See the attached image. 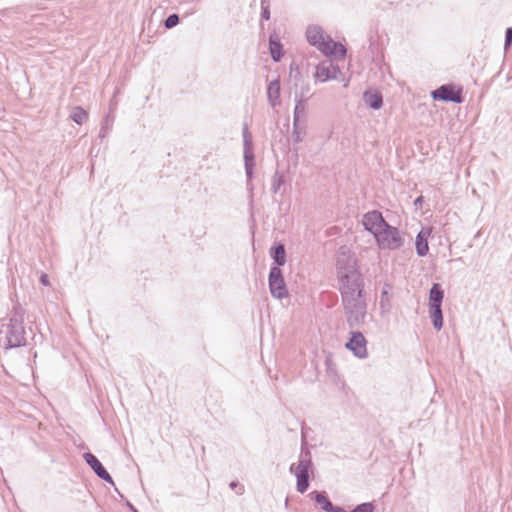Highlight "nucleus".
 <instances>
[{
  "mask_svg": "<svg viewBox=\"0 0 512 512\" xmlns=\"http://www.w3.org/2000/svg\"><path fill=\"white\" fill-rule=\"evenodd\" d=\"M113 122L114 116L110 113L106 114L101 123V128L98 135L99 138L104 139L107 136L109 131L112 129Z\"/></svg>",
  "mask_w": 512,
  "mask_h": 512,
  "instance_id": "nucleus-29",
  "label": "nucleus"
},
{
  "mask_svg": "<svg viewBox=\"0 0 512 512\" xmlns=\"http://www.w3.org/2000/svg\"><path fill=\"white\" fill-rule=\"evenodd\" d=\"M117 103L116 102H113L112 100L110 101V110H113L115 109Z\"/></svg>",
  "mask_w": 512,
  "mask_h": 512,
  "instance_id": "nucleus-44",
  "label": "nucleus"
},
{
  "mask_svg": "<svg viewBox=\"0 0 512 512\" xmlns=\"http://www.w3.org/2000/svg\"><path fill=\"white\" fill-rule=\"evenodd\" d=\"M309 92V85H301L300 90H296L294 93V101L296 102V96L303 93L304 97H307L306 94Z\"/></svg>",
  "mask_w": 512,
  "mask_h": 512,
  "instance_id": "nucleus-38",
  "label": "nucleus"
},
{
  "mask_svg": "<svg viewBox=\"0 0 512 512\" xmlns=\"http://www.w3.org/2000/svg\"><path fill=\"white\" fill-rule=\"evenodd\" d=\"M326 370L329 375L336 374L335 365L330 357L325 359Z\"/></svg>",
  "mask_w": 512,
  "mask_h": 512,
  "instance_id": "nucleus-37",
  "label": "nucleus"
},
{
  "mask_svg": "<svg viewBox=\"0 0 512 512\" xmlns=\"http://www.w3.org/2000/svg\"><path fill=\"white\" fill-rule=\"evenodd\" d=\"M376 509V506L373 502H363L358 505H356L352 510L346 511L344 508H342L341 512H374Z\"/></svg>",
  "mask_w": 512,
  "mask_h": 512,
  "instance_id": "nucleus-31",
  "label": "nucleus"
},
{
  "mask_svg": "<svg viewBox=\"0 0 512 512\" xmlns=\"http://www.w3.org/2000/svg\"><path fill=\"white\" fill-rule=\"evenodd\" d=\"M308 497L319 505L320 509L324 512H341L342 506L334 505L328 497L326 491L313 490L308 494Z\"/></svg>",
  "mask_w": 512,
  "mask_h": 512,
  "instance_id": "nucleus-13",
  "label": "nucleus"
},
{
  "mask_svg": "<svg viewBox=\"0 0 512 512\" xmlns=\"http://www.w3.org/2000/svg\"><path fill=\"white\" fill-rule=\"evenodd\" d=\"M363 101L373 110H379L383 106V96L378 90H366L363 93Z\"/></svg>",
  "mask_w": 512,
  "mask_h": 512,
  "instance_id": "nucleus-20",
  "label": "nucleus"
},
{
  "mask_svg": "<svg viewBox=\"0 0 512 512\" xmlns=\"http://www.w3.org/2000/svg\"><path fill=\"white\" fill-rule=\"evenodd\" d=\"M374 239L380 250H398L405 242L399 229L387 223L378 233H374Z\"/></svg>",
  "mask_w": 512,
  "mask_h": 512,
  "instance_id": "nucleus-5",
  "label": "nucleus"
},
{
  "mask_svg": "<svg viewBox=\"0 0 512 512\" xmlns=\"http://www.w3.org/2000/svg\"><path fill=\"white\" fill-rule=\"evenodd\" d=\"M512 46V27H508L505 31V39H504V51L505 53Z\"/></svg>",
  "mask_w": 512,
  "mask_h": 512,
  "instance_id": "nucleus-34",
  "label": "nucleus"
},
{
  "mask_svg": "<svg viewBox=\"0 0 512 512\" xmlns=\"http://www.w3.org/2000/svg\"><path fill=\"white\" fill-rule=\"evenodd\" d=\"M125 505L131 512H139L138 509L127 499L125 500Z\"/></svg>",
  "mask_w": 512,
  "mask_h": 512,
  "instance_id": "nucleus-41",
  "label": "nucleus"
},
{
  "mask_svg": "<svg viewBox=\"0 0 512 512\" xmlns=\"http://www.w3.org/2000/svg\"><path fill=\"white\" fill-rule=\"evenodd\" d=\"M70 118L76 124L82 125L88 119V113L81 106H75L70 114Z\"/></svg>",
  "mask_w": 512,
  "mask_h": 512,
  "instance_id": "nucleus-28",
  "label": "nucleus"
},
{
  "mask_svg": "<svg viewBox=\"0 0 512 512\" xmlns=\"http://www.w3.org/2000/svg\"><path fill=\"white\" fill-rule=\"evenodd\" d=\"M243 155L254 154V145L247 124H244L243 131Z\"/></svg>",
  "mask_w": 512,
  "mask_h": 512,
  "instance_id": "nucleus-26",
  "label": "nucleus"
},
{
  "mask_svg": "<svg viewBox=\"0 0 512 512\" xmlns=\"http://www.w3.org/2000/svg\"><path fill=\"white\" fill-rule=\"evenodd\" d=\"M299 70H300V68H299L298 64L293 61L290 64V71L289 72H296V71H299Z\"/></svg>",
  "mask_w": 512,
  "mask_h": 512,
  "instance_id": "nucleus-43",
  "label": "nucleus"
},
{
  "mask_svg": "<svg viewBox=\"0 0 512 512\" xmlns=\"http://www.w3.org/2000/svg\"><path fill=\"white\" fill-rule=\"evenodd\" d=\"M306 39L311 46H315L317 49L322 46V43L326 40L323 29L318 25H309L306 29Z\"/></svg>",
  "mask_w": 512,
  "mask_h": 512,
  "instance_id": "nucleus-18",
  "label": "nucleus"
},
{
  "mask_svg": "<svg viewBox=\"0 0 512 512\" xmlns=\"http://www.w3.org/2000/svg\"><path fill=\"white\" fill-rule=\"evenodd\" d=\"M444 290L440 283H433L429 290L428 306H442Z\"/></svg>",
  "mask_w": 512,
  "mask_h": 512,
  "instance_id": "nucleus-22",
  "label": "nucleus"
},
{
  "mask_svg": "<svg viewBox=\"0 0 512 512\" xmlns=\"http://www.w3.org/2000/svg\"><path fill=\"white\" fill-rule=\"evenodd\" d=\"M246 185H247V189H248V191L250 193V198L252 199L253 198V190H254L253 182L252 181H247Z\"/></svg>",
  "mask_w": 512,
  "mask_h": 512,
  "instance_id": "nucleus-42",
  "label": "nucleus"
},
{
  "mask_svg": "<svg viewBox=\"0 0 512 512\" xmlns=\"http://www.w3.org/2000/svg\"><path fill=\"white\" fill-rule=\"evenodd\" d=\"M345 347L359 359H365L368 357L367 340L359 330H352L349 333V338L345 343Z\"/></svg>",
  "mask_w": 512,
  "mask_h": 512,
  "instance_id": "nucleus-9",
  "label": "nucleus"
},
{
  "mask_svg": "<svg viewBox=\"0 0 512 512\" xmlns=\"http://www.w3.org/2000/svg\"><path fill=\"white\" fill-rule=\"evenodd\" d=\"M229 487L236 492L237 495H242L245 492L244 485L237 480L230 482Z\"/></svg>",
  "mask_w": 512,
  "mask_h": 512,
  "instance_id": "nucleus-36",
  "label": "nucleus"
},
{
  "mask_svg": "<svg viewBox=\"0 0 512 512\" xmlns=\"http://www.w3.org/2000/svg\"><path fill=\"white\" fill-rule=\"evenodd\" d=\"M339 74H341V70L337 65L320 63L316 66L314 77L320 82H327L337 79Z\"/></svg>",
  "mask_w": 512,
  "mask_h": 512,
  "instance_id": "nucleus-14",
  "label": "nucleus"
},
{
  "mask_svg": "<svg viewBox=\"0 0 512 512\" xmlns=\"http://www.w3.org/2000/svg\"><path fill=\"white\" fill-rule=\"evenodd\" d=\"M268 44H269L268 49H269L271 59L276 63L280 62L282 60V58L284 57L285 51H284V47L281 42L280 36L275 30H273L270 33L269 39H268Z\"/></svg>",
  "mask_w": 512,
  "mask_h": 512,
  "instance_id": "nucleus-15",
  "label": "nucleus"
},
{
  "mask_svg": "<svg viewBox=\"0 0 512 512\" xmlns=\"http://www.w3.org/2000/svg\"><path fill=\"white\" fill-rule=\"evenodd\" d=\"M463 88L454 83L443 84L431 91L434 101H443L460 104L463 102Z\"/></svg>",
  "mask_w": 512,
  "mask_h": 512,
  "instance_id": "nucleus-6",
  "label": "nucleus"
},
{
  "mask_svg": "<svg viewBox=\"0 0 512 512\" xmlns=\"http://www.w3.org/2000/svg\"><path fill=\"white\" fill-rule=\"evenodd\" d=\"M336 269H337V278H341V275H345L346 273L349 275L351 273H353V274L361 273L358 268V265H357V260L352 256H348L346 258H339L337 260Z\"/></svg>",
  "mask_w": 512,
  "mask_h": 512,
  "instance_id": "nucleus-16",
  "label": "nucleus"
},
{
  "mask_svg": "<svg viewBox=\"0 0 512 512\" xmlns=\"http://www.w3.org/2000/svg\"><path fill=\"white\" fill-rule=\"evenodd\" d=\"M424 201H425L424 196L420 195V196H418V197H416V198H415V200H414V206H415L416 208H422V205H423Z\"/></svg>",
  "mask_w": 512,
  "mask_h": 512,
  "instance_id": "nucleus-39",
  "label": "nucleus"
},
{
  "mask_svg": "<svg viewBox=\"0 0 512 512\" xmlns=\"http://www.w3.org/2000/svg\"><path fill=\"white\" fill-rule=\"evenodd\" d=\"M430 232L421 230L415 239L416 253L419 257H425L429 252L428 237Z\"/></svg>",
  "mask_w": 512,
  "mask_h": 512,
  "instance_id": "nucleus-21",
  "label": "nucleus"
},
{
  "mask_svg": "<svg viewBox=\"0 0 512 512\" xmlns=\"http://www.w3.org/2000/svg\"><path fill=\"white\" fill-rule=\"evenodd\" d=\"M290 473L296 478V491L304 494L310 485L311 477L314 476V464L312 453L308 447L305 423L301 424V448L297 464H291Z\"/></svg>",
  "mask_w": 512,
  "mask_h": 512,
  "instance_id": "nucleus-1",
  "label": "nucleus"
},
{
  "mask_svg": "<svg viewBox=\"0 0 512 512\" xmlns=\"http://www.w3.org/2000/svg\"><path fill=\"white\" fill-rule=\"evenodd\" d=\"M243 158L247 181H253L254 168L256 166L255 154L243 155Z\"/></svg>",
  "mask_w": 512,
  "mask_h": 512,
  "instance_id": "nucleus-25",
  "label": "nucleus"
},
{
  "mask_svg": "<svg viewBox=\"0 0 512 512\" xmlns=\"http://www.w3.org/2000/svg\"><path fill=\"white\" fill-rule=\"evenodd\" d=\"M289 80H290V82H293L294 86L297 88L299 82L303 81V76H302L301 71L299 70L296 72H289Z\"/></svg>",
  "mask_w": 512,
  "mask_h": 512,
  "instance_id": "nucleus-35",
  "label": "nucleus"
},
{
  "mask_svg": "<svg viewBox=\"0 0 512 512\" xmlns=\"http://www.w3.org/2000/svg\"><path fill=\"white\" fill-rule=\"evenodd\" d=\"M5 338L6 339L3 346L4 351L27 345V341L25 338V328L24 325L22 324L16 325L8 323Z\"/></svg>",
  "mask_w": 512,
  "mask_h": 512,
  "instance_id": "nucleus-8",
  "label": "nucleus"
},
{
  "mask_svg": "<svg viewBox=\"0 0 512 512\" xmlns=\"http://www.w3.org/2000/svg\"><path fill=\"white\" fill-rule=\"evenodd\" d=\"M341 302L366 298L364 277L359 274H345L338 278Z\"/></svg>",
  "mask_w": 512,
  "mask_h": 512,
  "instance_id": "nucleus-2",
  "label": "nucleus"
},
{
  "mask_svg": "<svg viewBox=\"0 0 512 512\" xmlns=\"http://www.w3.org/2000/svg\"><path fill=\"white\" fill-rule=\"evenodd\" d=\"M387 223L388 222L379 210L368 211L362 218V225L364 229L373 236L374 233H378Z\"/></svg>",
  "mask_w": 512,
  "mask_h": 512,
  "instance_id": "nucleus-10",
  "label": "nucleus"
},
{
  "mask_svg": "<svg viewBox=\"0 0 512 512\" xmlns=\"http://www.w3.org/2000/svg\"><path fill=\"white\" fill-rule=\"evenodd\" d=\"M318 50L325 56L335 59H343L347 53L346 47L342 43L334 41L330 36L326 37V40Z\"/></svg>",
  "mask_w": 512,
  "mask_h": 512,
  "instance_id": "nucleus-12",
  "label": "nucleus"
},
{
  "mask_svg": "<svg viewBox=\"0 0 512 512\" xmlns=\"http://www.w3.org/2000/svg\"><path fill=\"white\" fill-rule=\"evenodd\" d=\"M293 152L295 154V158L298 159V148L294 147Z\"/></svg>",
  "mask_w": 512,
  "mask_h": 512,
  "instance_id": "nucleus-45",
  "label": "nucleus"
},
{
  "mask_svg": "<svg viewBox=\"0 0 512 512\" xmlns=\"http://www.w3.org/2000/svg\"><path fill=\"white\" fill-rule=\"evenodd\" d=\"M346 323L349 328L354 329L365 323L367 316V299H355L341 302Z\"/></svg>",
  "mask_w": 512,
  "mask_h": 512,
  "instance_id": "nucleus-4",
  "label": "nucleus"
},
{
  "mask_svg": "<svg viewBox=\"0 0 512 512\" xmlns=\"http://www.w3.org/2000/svg\"><path fill=\"white\" fill-rule=\"evenodd\" d=\"M270 257L273 260L271 266L281 268L287 261L285 245L282 242H274L269 250Z\"/></svg>",
  "mask_w": 512,
  "mask_h": 512,
  "instance_id": "nucleus-17",
  "label": "nucleus"
},
{
  "mask_svg": "<svg viewBox=\"0 0 512 512\" xmlns=\"http://www.w3.org/2000/svg\"><path fill=\"white\" fill-rule=\"evenodd\" d=\"M307 101L308 97H304L303 93L296 96L291 133V138L294 144L301 143L307 134Z\"/></svg>",
  "mask_w": 512,
  "mask_h": 512,
  "instance_id": "nucleus-3",
  "label": "nucleus"
},
{
  "mask_svg": "<svg viewBox=\"0 0 512 512\" xmlns=\"http://www.w3.org/2000/svg\"><path fill=\"white\" fill-rule=\"evenodd\" d=\"M180 22V17L177 13H172L164 20V27L166 29H172L176 27Z\"/></svg>",
  "mask_w": 512,
  "mask_h": 512,
  "instance_id": "nucleus-33",
  "label": "nucleus"
},
{
  "mask_svg": "<svg viewBox=\"0 0 512 512\" xmlns=\"http://www.w3.org/2000/svg\"><path fill=\"white\" fill-rule=\"evenodd\" d=\"M266 93H267L268 103L272 108H275L281 104V100H280L281 89H280V78L279 77H277L274 80L269 82V84L267 85Z\"/></svg>",
  "mask_w": 512,
  "mask_h": 512,
  "instance_id": "nucleus-19",
  "label": "nucleus"
},
{
  "mask_svg": "<svg viewBox=\"0 0 512 512\" xmlns=\"http://www.w3.org/2000/svg\"><path fill=\"white\" fill-rule=\"evenodd\" d=\"M261 13L260 17L262 21H268L271 18L270 12V0H263L260 2Z\"/></svg>",
  "mask_w": 512,
  "mask_h": 512,
  "instance_id": "nucleus-32",
  "label": "nucleus"
},
{
  "mask_svg": "<svg viewBox=\"0 0 512 512\" xmlns=\"http://www.w3.org/2000/svg\"><path fill=\"white\" fill-rule=\"evenodd\" d=\"M39 282L44 285V286H48L49 285V277L47 274L43 273L40 278H39Z\"/></svg>",
  "mask_w": 512,
  "mask_h": 512,
  "instance_id": "nucleus-40",
  "label": "nucleus"
},
{
  "mask_svg": "<svg viewBox=\"0 0 512 512\" xmlns=\"http://www.w3.org/2000/svg\"><path fill=\"white\" fill-rule=\"evenodd\" d=\"M25 309L22 307V305L19 302H16L13 305V308L11 310V314L9 316V323L11 324H22L24 325V316H25Z\"/></svg>",
  "mask_w": 512,
  "mask_h": 512,
  "instance_id": "nucleus-24",
  "label": "nucleus"
},
{
  "mask_svg": "<svg viewBox=\"0 0 512 512\" xmlns=\"http://www.w3.org/2000/svg\"><path fill=\"white\" fill-rule=\"evenodd\" d=\"M285 184V175L284 172L276 170L272 177L271 190L273 194H277L281 188Z\"/></svg>",
  "mask_w": 512,
  "mask_h": 512,
  "instance_id": "nucleus-30",
  "label": "nucleus"
},
{
  "mask_svg": "<svg viewBox=\"0 0 512 512\" xmlns=\"http://www.w3.org/2000/svg\"><path fill=\"white\" fill-rule=\"evenodd\" d=\"M392 289V285L389 283H385L384 287L381 291V299H380V308L383 311H388L391 308L390 296L389 292Z\"/></svg>",
  "mask_w": 512,
  "mask_h": 512,
  "instance_id": "nucleus-27",
  "label": "nucleus"
},
{
  "mask_svg": "<svg viewBox=\"0 0 512 512\" xmlns=\"http://www.w3.org/2000/svg\"><path fill=\"white\" fill-rule=\"evenodd\" d=\"M429 316L436 331L443 328V312L442 306H428Z\"/></svg>",
  "mask_w": 512,
  "mask_h": 512,
  "instance_id": "nucleus-23",
  "label": "nucleus"
},
{
  "mask_svg": "<svg viewBox=\"0 0 512 512\" xmlns=\"http://www.w3.org/2000/svg\"><path fill=\"white\" fill-rule=\"evenodd\" d=\"M83 459L85 460L86 464L91 468V470L96 474L97 477H99L106 483L115 485L112 476L103 466L101 461L93 453H91L90 451L85 452L83 454Z\"/></svg>",
  "mask_w": 512,
  "mask_h": 512,
  "instance_id": "nucleus-11",
  "label": "nucleus"
},
{
  "mask_svg": "<svg viewBox=\"0 0 512 512\" xmlns=\"http://www.w3.org/2000/svg\"><path fill=\"white\" fill-rule=\"evenodd\" d=\"M268 286L271 296L281 300L289 295V291L282 273L281 268L270 266L268 274Z\"/></svg>",
  "mask_w": 512,
  "mask_h": 512,
  "instance_id": "nucleus-7",
  "label": "nucleus"
}]
</instances>
